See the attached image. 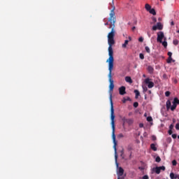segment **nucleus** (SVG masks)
<instances>
[{"label": "nucleus", "mask_w": 179, "mask_h": 179, "mask_svg": "<svg viewBox=\"0 0 179 179\" xmlns=\"http://www.w3.org/2000/svg\"><path fill=\"white\" fill-rule=\"evenodd\" d=\"M115 6H113V9L110 13V17L108 19V22H110V24L109 25L108 29H111L110 32L108 34V38H114L115 37Z\"/></svg>", "instance_id": "f03ea898"}, {"label": "nucleus", "mask_w": 179, "mask_h": 179, "mask_svg": "<svg viewBox=\"0 0 179 179\" xmlns=\"http://www.w3.org/2000/svg\"><path fill=\"white\" fill-rule=\"evenodd\" d=\"M171 26H174V22L172 21V22H171Z\"/></svg>", "instance_id": "09e8293b"}, {"label": "nucleus", "mask_w": 179, "mask_h": 179, "mask_svg": "<svg viewBox=\"0 0 179 179\" xmlns=\"http://www.w3.org/2000/svg\"><path fill=\"white\" fill-rule=\"evenodd\" d=\"M173 166H177V161L176 159L172 161Z\"/></svg>", "instance_id": "7c9ffc66"}, {"label": "nucleus", "mask_w": 179, "mask_h": 179, "mask_svg": "<svg viewBox=\"0 0 179 179\" xmlns=\"http://www.w3.org/2000/svg\"><path fill=\"white\" fill-rule=\"evenodd\" d=\"M105 26H108V22H107L106 23H105Z\"/></svg>", "instance_id": "8fccbe9b"}, {"label": "nucleus", "mask_w": 179, "mask_h": 179, "mask_svg": "<svg viewBox=\"0 0 179 179\" xmlns=\"http://www.w3.org/2000/svg\"><path fill=\"white\" fill-rule=\"evenodd\" d=\"M147 121H148V122H151V121H153V119L152 118V117L148 116L147 117Z\"/></svg>", "instance_id": "cd10ccee"}, {"label": "nucleus", "mask_w": 179, "mask_h": 179, "mask_svg": "<svg viewBox=\"0 0 179 179\" xmlns=\"http://www.w3.org/2000/svg\"><path fill=\"white\" fill-rule=\"evenodd\" d=\"M134 108H138L139 103L138 102H134L133 104Z\"/></svg>", "instance_id": "b1692460"}, {"label": "nucleus", "mask_w": 179, "mask_h": 179, "mask_svg": "<svg viewBox=\"0 0 179 179\" xmlns=\"http://www.w3.org/2000/svg\"><path fill=\"white\" fill-rule=\"evenodd\" d=\"M168 134H169V135H173V130L169 129V130L168 131Z\"/></svg>", "instance_id": "2f4dec72"}, {"label": "nucleus", "mask_w": 179, "mask_h": 179, "mask_svg": "<svg viewBox=\"0 0 179 179\" xmlns=\"http://www.w3.org/2000/svg\"><path fill=\"white\" fill-rule=\"evenodd\" d=\"M173 139H177V134H172Z\"/></svg>", "instance_id": "f704fd0d"}, {"label": "nucleus", "mask_w": 179, "mask_h": 179, "mask_svg": "<svg viewBox=\"0 0 179 179\" xmlns=\"http://www.w3.org/2000/svg\"><path fill=\"white\" fill-rule=\"evenodd\" d=\"M149 13H151V15H153L154 16H155L156 15V10H155V8H151Z\"/></svg>", "instance_id": "6ab92c4d"}, {"label": "nucleus", "mask_w": 179, "mask_h": 179, "mask_svg": "<svg viewBox=\"0 0 179 179\" xmlns=\"http://www.w3.org/2000/svg\"><path fill=\"white\" fill-rule=\"evenodd\" d=\"M145 50L146 52H148V54H150V48H149L148 46H145Z\"/></svg>", "instance_id": "4be33fe9"}, {"label": "nucleus", "mask_w": 179, "mask_h": 179, "mask_svg": "<svg viewBox=\"0 0 179 179\" xmlns=\"http://www.w3.org/2000/svg\"><path fill=\"white\" fill-rule=\"evenodd\" d=\"M138 169L142 171L145 170V168L143 166H139Z\"/></svg>", "instance_id": "4c0bfd02"}, {"label": "nucleus", "mask_w": 179, "mask_h": 179, "mask_svg": "<svg viewBox=\"0 0 179 179\" xmlns=\"http://www.w3.org/2000/svg\"><path fill=\"white\" fill-rule=\"evenodd\" d=\"M157 41L158 43H162L163 38H165V40H166V37H164V31L157 32Z\"/></svg>", "instance_id": "423d86ee"}, {"label": "nucleus", "mask_w": 179, "mask_h": 179, "mask_svg": "<svg viewBox=\"0 0 179 179\" xmlns=\"http://www.w3.org/2000/svg\"><path fill=\"white\" fill-rule=\"evenodd\" d=\"M147 34H148V37H151V36H152V35L150 34V32H149V31H148Z\"/></svg>", "instance_id": "c03bdc74"}, {"label": "nucleus", "mask_w": 179, "mask_h": 179, "mask_svg": "<svg viewBox=\"0 0 179 179\" xmlns=\"http://www.w3.org/2000/svg\"><path fill=\"white\" fill-rule=\"evenodd\" d=\"M171 61H173L172 57H169L166 60L167 64H171Z\"/></svg>", "instance_id": "5701e85b"}, {"label": "nucleus", "mask_w": 179, "mask_h": 179, "mask_svg": "<svg viewBox=\"0 0 179 179\" xmlns=\"http://www.w3.org/2000/svg\"><path fill=\"white\" fill-rule=\"evenodd\" d=\"M147 70L148 71L149 73H153V71H155V69H153L152 66H148Z\"/></svg>", "instance_id": "4468645a"}, {"label": "nucleus", "mask_w": 179, "mask_h": 179, "mask_svg": "<svg viewBox=\"0 0 179 179\" xmlns=\"http://www.w3.org/2000/svg\"><path fill=\"white\" fill-rule=\"evenodd\" d=\"M170 178L171 179H178V176H177L176 174H175L174 173L171 172L170 173Z\"/></svg>", "instance_id": "f8f14e48"}, {"label": "nucleus", "mask_w": 179, "mask_h": 179, "mask_svg": "<svg viewBox=\"0 0 179 179\" xmlns=\"http://www.w3.org/2000/svg\"><path fill=\"white\" fill-rule=\"evenodd\" d=\"M152 19L154 23H156V22H157V20L156 19V17H153Z\"/></svg>", "instance_id": "473e14b6"}, {"label": "nucleus", "mask_w": 179, "mask_h": 179, "mask_svg": "<svg viewBox=\"0 0 179 179\" xmlns=\"http://www.w3.org/2000/svg\"><path fill=\"white\" fill-rule=\"evenodd\" d=\"M139 57L141 59H145V55H143V54L140 53Z\"/></svg>", "instance_id": "c85d7f7f"}, {"label": "nucleus", "mask_w": 179, "mask_h": 179, "mask_svg": "<svg viewBox=\"0 0 179 179\" xmlns=\"http://www.w3.org/2000/svg\"><path fill=\"white\" fill-rule=\"evenodd\" d=\"M152 141H156V136H152Z\"/></svg>", "instance_id": "79ce46f5"}, {"label": "nucleus", "mask_w": 179, "mask_h": 179, "mask_svg": "<svg viewBox=\"0 0 179 179\" xmlns=\"http://www.w3.org/2000/svg\"><path fill=\"white\" fill-rule=\"evenodd\" d=\"M138 41H140V43H143V38L142 37H140L138 38Z\"/></svg>", "instance_id": "c9c22d12"}, {"label": "nucleus", "mask_w": 179, "mask_h": 179, "mask_svg": "<svg viewBox=\"0 0 179 179\" xmlns=\"http://www.w3.org/2000/svg\"><path fill=\"white\" fill-rule=\"evenodd\" d=\"M122 120L123 121V124H127L128 119H127L125 117H124L122 118Z\"/></svg>", "instance_id": "bb28decb"}, {"label": "nucleus", "mask_w": 179, "mask_h": 179, "mask_svg": "<svg viewBox=\"0 0 179 179\" xmlns=\"http://www.w3.org/2000/svg\"><path fill=\"white\" fill-rule=\"evenodd\" d=\"M129 43V41L125 40L124 43L122 45V48H127V45H128Z\"/></svg>", "instance_id": "dca6fc26"}, {"label": "nucleus", "mask_w": 179, "mask_h": 179, "mask_svg": "<svg viewBox=\"0 0 179 179\" xmlns=\"http://www.w3.org/2000/svg\"><path fill=\"white\" fill-rule=\"evenodd\" d=\"M162 44V45H164V47L166 48H167V41H162V43H161Z\"/></svg>", "instance_id": "a878e982"}, {"label": "nucleus", "mask_w": 179, "mask_h": 179, "mask_svg": "<svg viewBox=\"0 0 179 179\" xmlns=\"http://www.w3.org/2000/svg\"><path fill=\"white\" fill-rule=\"evenodd\" d=\"M136 29V27H133L131 28L132 31H135V29Z\"/></svg>", "instance_id": "37998d69"}, {"label": "nucleus", "mask_w": 179, "mask_h": 179, "mask_svg": "<svg viewBox=\"0 0 179 179\" xmlns=\"http://www.w3.org/2000/svg\"><path fill=\"white\" fill-rule=\"evenodd\" d=\"M145 83H146V85H148V87L149 89H152V87H154L155 86V83L152 81H150V79L149 78H146L145 80Z\"/></svg>", "instance_id": "1a4fd4ad"}, {"label": "nucleus", "mask_w": 179, "mask_h": 179, "mask_svg": "<svg viewBox=\"0 0 179 179\" xmlns=\"http://www.w3.org/2000/svg\"><path fill=\"white\" fill-rule=\"evenodd\" d=\"M160 1H164V0H160Z\"/></svg>", "instance_id": "052dcab7"}, {"label": "nucleus", "mask_w": 179, "mask_h": 179, "mask_svg": "<svg viewBox=\"0 0 179 179\" xmlns=\"http://www.w3.org/2000/svg\"><path fill=\"white\" fill-rule=\"evenodd\" d=\"M167 76L166 74L163 75V78H166Z\"/></svg>", "instance_id": "603ef678"}, {"label": "nucleus", "mask_w": 179, "mask_h": 179, "mask_svg": "<svg viewBox=\"0 0 179 179\" xmlns=\"http://www.w3.org/2000/svg\"><path fill=\"white\" fill-rule=\"evenodd\" d=\"M178 139H179V136H178Z\"/></svg>", "instance_id": "4d7b16f0"}, {"label": "nucleus", "mask_w": 179, "mask_h": 179, "mask_svg": "<svg viewBox=\"0 0 179 179\" xmlns=\"http://www.w3.org/2000/svg\"><path fill=\"white\" fill-rule=\"evenodd\" d=\"M172 106H171V101H170V99L167 100L166 102V110L167 111H169V110H171L172 111H174L176 110V108H177V106L179 104V99L177 97H175L173 99V101H172Z\"/></svg>", "instance_id": "20e7f679"}, {"label": "nucleus", "mask_w": 179, "mask_h": 179, "mask_svg": "<svg viewBox=\"0 0 179 179\" xmlns=\"http://www.w3.org/2000/svg\"><path fill=\"white\" fill-rule=\"evenodd\" d=\"M108 43L109 47H113V45L115 44V41H114V38H108Z\"/></svg>", "instance_id": "9d476101"}, {"label": "nucleus", "mask_w": 179, "mask_h": 179, "mask_svg": "<svg viewBox=\"0 0 179 179\" xmlns=\"http://www.w3.org/2000/svg\"><path fill=\"white\" fill-rule=\"evenodd\" d=\"M113 70H109V73H108V79L110 82V90H114V80H113Z\"/></svg>", "instance_id": "39448f33"}, {"label": "nucleus", "mask_w": 179, "mask_h": 179, "mask_svg": "<svg viewBox=\"0 0 179 179\" xmlns=\"http://www.w3.org/2000/svg\"><path fill=\"white\" fill-rule=\"evenodd\" d=\"M175 83H177V80H175Z\"/></svg>", "instance_id": "864d4df0"}, {"label": "nucleus", "mask_w": 179, "mask_h": 179, "mask_svg": "<svg viewBox=\"0 0 179 179\" xmlns=\"http://www.w3.org/2000/svg\"><path fill=\"white\" fill-rule=\"evenodd\" d=\"M139 127H140V128H143V124L141 123V124H139Z\"/></svg>", "instance_id": "a18cd8bd"}, {"label": "nucleus", "mask_w": 179, "mask_h": 179, "mask_svg": "<svg viewBox=\"0 0 179 179\" xmlns=\"http://www.w3.org/2000/svg\"><path fill=\"white\" fill-rule=\"evenodd\" d=\"M132 41V38H131V36H129L128 41Z\"/></svg>", "instance_id": "de8ad7c7"}, {"label": "nucleus", "mask_w": 179, "mask_h": 179, "mask_svg": "<svg viewBox=\"0 0 179 179\" xmlns=\"http://www.w3.org/2000/svg\"><path fill=\"white\" fill-rule=\"evenodd\" d=\"M165 171L166 170V166H157L155 168L152 169V171H155V173H156V174H160V171Z\"/></svg>", "instance_id": "0eeeda50"}, {"label": "nucleus", "mask_w": 179, "mask_h": 179, "mask_svg": "<svg viewBox=\"0 0 179 179\" xmlns=\"http://www.w3.org/2000/svg\"><path fill=\"white\" fill-rule=\"evenodd\" d=\"M176 129H177V131H179V123L176 124Z\"/></svg>", "instance_id": "72a5a7b5"}, {"label": "nucleus", "mask_w": 179, "mask_h": 179, "mask_svg": "<svg viewBox=\"0 0 179 179\" xmlns=\"http://www.w3.org/2000/svg\"><path fill=\"white\" fill-rule=\"evenodd\" d=\"M108 55L109 58L106 60L108 62V71H113L114 69V51L113 47H108Z\"/></svg>", "instance_id": "7ed1b4c3"}, {"label": "nucleus", "mask_w": 179, "mask_h": 179, "mask_svg": "<svg viewBox=\"0 0 179 179\" xmlns=\"http://www.w3.org/2000/svg\"><path fill=\"white\" fill-rule=\"evenodd\" d=\"M152 30L156 31V30H163V24L162 22H157L156 25L152 26Z\"/></svg>", "instance_id": "6e6552de"}, {"label": "nucleus", "mask_w": 179, "mask_h": 179, "mask_svg": "<svg viewBox=\"0 0 179 179\" xmlns=\"http://www.w3.org/2000/svg\"><path fill=\"white\" fill-rule=\"evenodd\" d=\"M125 81L127 82V83H132V78H131L130 76H126L125 77Z\"/></svg>", "instance_id": "ddd939ff"}, {"label": "nucleus", "mask_w": 179, "mask_h": 179, "mask_svg": "<svg viewBox=\"0 0 179 179\" xmlns=\"http://www.w3.org/2000/svg\"><path fill=\"white\" fill-rule=\"evenodd\" d=\"M123 103H125V100L123 101Z\"/></svg>", "instance_id": "6e6d98bb"}, {"label": "nucleus", "mask_w": 179, "mask_h": 179, "mask_svg": "<svg viewBox=\"0 0 179 179\" xmlns=\"http://www.w3.org/2000/svg\"><path fill=\"white\" fill-rule=\"evenodd\" d=\"M150 148L152 150H154V152H156L157 150V148H156V145H155L154 143L150 145Z\"/></svg>", "instance_id": "f3484780"}, {"label": "nucleus", "mask_w": 179, "mask_h": 179, "mask_svg": "<svg viewBox=\"0 0 179 179\" xmlns=\"http://www.w3.org/2000/svg\"><path fill=\"white\" fill-rule=\"evenodd\" d=\"M134 93L136 94L135 99H138V97H139V96H141V92H139V90H135Z\"/></svg>", "instance_id": "2eb2a0df"}, {"label": "nucleus", "mask_w": 179, "mask_h": 179, "mask_svg": "<svg viewBox=\"0 0 179 179\" xmlns=\"http://www.w3.org/2000/svg\"><path fill=\"white\" fill-rule=\"evenodd\" d=\"M173 44H174V45H178V40L177 39L173 40Z\"/></svg>", "instance_id": "393cba45"}, {"label": "nucleus", "mask_w": 179, "mask_h": 179, "mask_svg": "<svg viewBox=\"0 0 179 179\" xmlns=\"http://www.w3.org/2000/svg\"><path fill=\"white\" fill-rule=\"evenodd\" d=\"M125 87L122 86L119 88V93L121 96H124V94H127V92L125 91Z\"/></svg>", "instance_id": "9b49d317"}, {"label": "nucleus", "mask_w": 179, "mask_h": 179, "mask_svg": "<svg viewBox=\"0 0 179 179\" xmlns=\"http://www.w3.org/2000/svg\"><path fill=\"white\" fill-rule=\"evenodd\" d=\"M170 94H171V92H170L169 91H166V92H165V96H166V97H169V96H170Z\"/></svg>", "instance_id": "c756f323"}, {"label": "nucleus", "mask_w": 179, "mask_h": 179, "mask_svg": "<svg viewBox=\"0 0 179 179\" xmlns=\"http://www.w3.org/2000/svg\"><path fill=\"white\" fill-rule=\"evenodd\" d=\"M110 124L112 127V138L113 141V149L115 153V163L116 167L118 169L117 171V174L118 177H122L124 176V169L122 167H120L118 162H117V141L115 140V115H114V105L113 101H110Z\"/></svg>", "instance_id": "f257e3e1"}, {"label": "nucleus", "mask_w": 179, "mask_h": 179, "mask_svg": "<svg viewBox=\"0 0 179 179\" xmlns=\"http://www.w3.org/2000/svg\"><path fill=\"white\" fill-rule=\"evenodd\" d=\"M171 55H173V53L171 52H168L169 57H171Z\"/></svg>", "instance_id": "ea45409f"}, {"label": "nucleus", "mask_w": 179, "mask_h": 179, "mask_svg": "<svg viewBox=\"0 0 179 179\" xmlns=\"http://www.w3.org/2000/svg\"><path fill=\"white\" fill-rule=\"evenodd\" d=\"M148 93H149V94H152V91L149 90Z\"/></svg>", "instance_id": "3c124183"}, {"label": "nucleus", "mask_w": 179, "mask_h": 179, "mask_svg": "<svg viewBox=\"0 0 179 179\" xmlns=\"http://www.w3.org/2000/svg\"><path fill=\"white\" fill-rule=\"evenodd\" d=\"M143 92H148V87L143 88Z\"/></svg>", "instance_id": "49530a36"}, {"label": "nucleus", "mask_w": 179, "mask_h": 179, "mask_svg": "<svg viewBox=\"0 0 179 179\" xmlns=\"http://www.w3.org/2000/svg\"><path fill=\"white\" fill-rule=\"evenodd\" d=\"M173 128H174V125L171 124V125L169 126V129L172 130Z\"/></svg>", "instance_id": "a19ab883"}, {"label": "nucleus", "mask_w": 179, "mask_h": 179, "mask_svg": "<svg viewBox=\"0 0 179 179\" xmlns=\"http://www.w3.org/2000/svg\"><path fill=\"white\" fill-rule=\"evenodd\" d=\"M117 138H124V134H120L117 136Z\"/></svg>", "instance_id": "e433bc0d"}, {"label": "nucleus", "mask_w": 179, "mask_h": 179, "mask_svg": "<svg viewBox=\"0 0 179 179\" xmlns=\"http://www.w3.org/2000/svg\"><path fill=\"white\" fill-rule=\"evenodd\" d=\"M155 162H157V163H160V162H162L160 157L157 156L155 159Z\"/></svg>", "instance_id": "412c9836"}, {"label": "nucleus", "mask_w": 179, "mask_h": 179, "mask_svg": "<svg viewBox=\"0 0 179 179\" xmlns=\"http://www.w3.org/2000/svg\"><path fill=\"white\" fill-rule=\"evenodd\" d=\"M117 179H121V178L118 177Z\"/></svg>", "instance_id": "5fc2aeb1"}, {"label": "nucleus", "mask_w": 179, "mask_h": 179, "mask_svg": "<svg viewBox=\"0 0 179 179\" xmlns=\"http://www.w3.org/2000/svg\"><path fill=\"white\" fill-rule=\"evenodd\" d=\"M134 123V120L132 119H127V122L126 124H129V125H131Z\"/></svg>", "instance_id": "aec40b11"}, {"label": "nucleus", "mask_w": 179, "mask_h": 179, "mask_svg": "<svg viewBox=\"0 0 179 179\" xmlns=\"http://www.w3.org/2000/svg\"><path fill=\"white\" fill-rule=\"evenodd\" d=\"M146 10H148V12H149L151 9H152V6H150V5L146 3L145 6Z\"/></svg>", "instance_id": "a211bd4d"}, {"label": "nucleus", "mask_w": 179, "mask_h": 179, "mask_svg": "<svg viewBox=\"0 0 179 179\" xmlns=\"http://www.w3.org/2000/svg\"><path fill=\"white\" fill-rule=\"evenodd\" d=\"M143 77L145 78V75H143Z\"/></svg>", "instance_id": "13d9d810"}, {"label": "nucleus", "mask_w": 179, "mask_h": 179, "mask_svg": "<svg viewBox=\"0 0 179 179\" xmlns=\"http://www.w3.org/2000/svg\"><path fill=\"white\" fill-rule=\"evenodd\" d=\"M145 99H146V96H145Z\"/></svg>", "instance_id": "bf43d9fd"}, {"label": "nucleus", "mask_w": 179, "mask_h": 179, "mask_svg": "<svg viewBox=\"0 0 179 179\" xmlns=\"http://www.w3.org/2000/svg\"><path fill=\"white\" fill-rule=\"evenodd\" d=\"M143 179H149V176L148 175H145L143 176Z\"/></svg>", "instance_id": "58836bf2"}]
</instances>
